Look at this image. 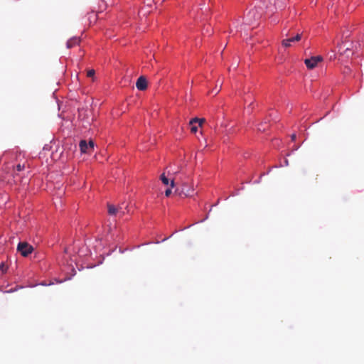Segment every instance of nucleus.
<instances>
[{"instance_id": "1", "label": "nucleus", "mask_w": 364, "mask_h": 364, "mask_svg": "<svg viewBox=\"0 0 364 364\" xmlns=\"http://www.w3.org/2000/svg\"><path fill=\"white\" fill-rule=\"evenodd\" d=\"M262 16V13L259 12L257 8H254L248 11L245 16L246 22L248 24H253L256 21L259 20Z\"/></svg>"}, {"instance_id": "2", "label": "nucleus", "mask_w": 364, "mask_h": 364, "mask_svg": "<svg viewBox=\"0 0 364 364\" xmlns=\"http://www.w3.org/2000/svg\"><path fill=\"white\" fill-rule=\"evenodd\" d=\"M17 251L23 256L27 257L33 251V247L26 242H21L18 244Z\"/></svg>"}, {"instance_id": "3", "label": "nucleus", "mask_w": 364, "mask_h": 364, "mask_svg": "<svg viewBox=\"0 0 364 364\" xmlns=\"http://www.w3.org/2000/svg\"><path fill=\"white\" fill-rule=\"evenodd\" d=\"M323 60V58L321 55L312 56L310 58H306L304 60V63L306 66L309 69L315 68L318 63H321Z\"/></svg>"}, {"instance_id": "4", "label": "nucleus", "mask_w": 364, "mask_h": 364, "mask_svg": "<svg viewBox=\"0 0 364 364\" xmlns=\"http://www.w3.org/2000/svg\"><path fill=\"white\" fill-rule=\"evenodd\" d=\"M79 146H80V151L82 153H88V152H90L91 151H92V149L94 148V142H93V141L91 140L87 144L85 140H82V141H80Z\"/></svg>"}, {"instance_id": "5", "label": "nucleus", "mask_w": 364, "mask_h": 364, "mask_svg": "<svg viewBox=\"0 0 364 364\" xmlns=\"http://www.w3.org/2000/svg\"><path fill=\"white\" fill-rule=\"evenodd\" d=\"M107 208L108 213L110 215H119V217H122L125 213L122 207L116 208L113 205L108 204Z\"/></svg>"}, {"instance_id": "6", "label": "nucleus", "mask_w": 364, "mask_h": 364, "mask_svg": "<svg viewBox=\"0 0 364 364\" xmlns=\"http://www.w3.org/2000/svg\"><path fill=\"white\" fill-rule=\"evenodd\" d=\"M302 39L301 34H296L294 36L288 37L282 41V45L284 46H290L291 43H295L299 42Z\"/></svg>"}, {"instance_id": "7", "label": "nucleus", "mask_w": 364, "mask_h": 364, "mask_svg": "<svg viewBox=\"0 0 364 364\" xmlns=\"http://www.w3.org/2000/svg\"><path fill=\"white\" fill-rule=\"evenodd\" d=\"M179 194L184 195L186 197H191L194 196L195 192L192 187H189L187 184L183 183Z\"/></svg>"}, {"instance_id": "8", "label": "nucleus", "mask_w": 364, "mask_h": 364, "mask_svg": "<svg viewBox=\"0 0 364 364\" xmlns=\"http://www.w3.org/2000/svg\"><path fill=\"white\" fill-rule=\"evenodd\" d=\"M136 87L139 90L143 91L147 88V81L144 76H140L136 82Z\"/></svg>"}, {"instance_id": "9", "label": "nucleus", "mask_w": 364, "mask_h": 364, "mask_svg": "<svg viewBox=\"0 0 364 364\" xmlns=\"http://www.w3.org/2000/svg\"><path fill=\"white\" fill-rule=\"evenodd\" d=\"M82 43V40L80 38H70L68 43L67 46H76Z\"/></svg>"}, {"instance_id": "10", "label": "nucleus", "mask_w": 364, "mask_h": 364, "mask_svg": "<svg viewBox=\"0 0 364 364\" xmlns=\"http://www.w3.org/2000/svg\"><path fill=\"white\" fill-rule=\"evenodd\" d=\"M205 121V119H204V118L199 119V118L196 117V118L192 119L190 121V123H189V124H194V123H198V125H199L200 127H201V126H202V124H203V123Z\"/></svg>"}, {"instance_id": "11", "label": "nucleus", "mask_w": 364, "mask_h": 364, "mask_svg": "<svg viewBox=\"0 0 364 364\" xmlns=\"http://www.w3.org/2000/svg\"><path fill=\"white\" fill-rule=\"evenodd\" d=\"M175 186V182H174V178H171V182H170V186L171 188H167L166 191H165V196L166 197H168L171 194V188H173Z\"/></svg>"}, {"instance_id": "12", "label": "nucleus", "mask_w": 364, "mask_h": 364, "mask_svg": "<svg viewBox=\"0 0 364 364\" xmlns=\"http://www.w3.org/2000/svg\"><path fill=\"white\" fill-rule=\"evenodd\" d=\"M160 179L161 181H162V183L164 184V185H168L169 184V179L168 178L167 176H165L164 173H162L160 176Z\"/></svg>"}, {"instance_id": "13", "label": "nucleus", "mask_w": 364, "mask_h": 364, "mask_svg": "<svg viewBox=\"0 0 364 364\" xmlns=\"http://www.w3.org/2000/svg\"><path fill=\"white\" fill-rule=\"evenodd\" d=\"M266 128H267V126H266V122H265L264 124L263 123L259 124L257 129L260 132H264L266 130Z\"/></svg>"}, {"instance_id": "14", "label": "nucleus", "mask_w": 364, "mask_h": 364, "mask_svg": "<svg viewBox=\"0 0 364 364\" xmlns=\"http://www.w3.org/2000/svg\"><path fill=\"white\" fill-rule=\"evenodd\" d=\"M0 270L3 272V273H5L7 270V267L6 266V264H4V262H1L0 263Z\"/></svg>"}, {"instance_id": "15", "label": "nucleus", "mask_w": 364, "mask_h": 364, "mask_svg": "<svg viewBox=\"0 0 364 364\" xmlns=\"http://www.w3.org/2000/svg\"><path fill=\"white\" fill-rule=\"evenodd\" d=\"M95 73V72L94 70H90L87 73V76L89 77H94Z\"/></svg>"}, {"instance_id": "16", "label": "nucleus", "mask_w": 364, "mask_h": 364, "mask_svg": "<svg viewBox=\"0 0 364 364\" xmlns=\"http://www.w3.org/2000/svg\"><path fill=\"white\" fill-rule=\"evenodd\" d=\"M178 172H179V171H173V170H168V171H167V173H168V176H171V175H176V174H177Z\"/></svg>"}, {"instance_id": "17", "label": "nucleus", "mask_w": 364, "mask_h": 364, "mask_svg": "<svg viewBox=\"0 0 364 364\" xmlns=\"http://www.w3.org/2000/svg\"><path fill=\"white\" fill-rule=\"evenodd\" d=\"M24 168H25V166H24L23 164V165H21V164H18V165L16 166V170H17L18 171H21L22 170H23V169H24Z\"/></svg>"}, {"instance_id": "18", "label": "nucleus", "mask_w": 364, "mask_h": 364, "mask_svg": "<svg viewBox=\"0 0 364 364\" xmlns=\"http://www.w3.org/2000/svg\"><path fill=\"white\" fill-rule=\"evenodd\" d=\"M191 132L196 133L198 130V127L196 126L193 125V124H191Z\"/></svg>"}, {"instance_id": "19", "label": "nucleus", "mask_w": 364, "mask_h": 364, "mask_svg": "<svg viewBox=\"0 0 364 364\" xmlns=\"http://www.w3.org/2000/svg\"><path fill=\"white\" fill-rule=\"evenodd\" d=\"M295 139H296V134H293L291 135V139H292V140H295Z\"/></svg>"}, {"instance_id": "20", "label": "nucleus", "mask_w": 364, "mask_h": 364, "mask_svg": "<svg viewBox=\"0 0 364 364\" xmlns=\"http://www.w3.org/2000/svg\"><path fill=\"white\" fill-rule=\"evenodd\" d=\"M210 26H208L207 28H206V32H208L209 31V28H210Z\"/></svg>"}, {"instance_id": "21", "label": "nucleus", "mask_w": 364, "mask_h": 364, "mask_svg": "<svg viewBox=\"0 0 364 364\" xmlns=\"http://www.w3.org/2000/svg\"><path fill=\"white\" fill-rule=\"evenodd\" d=\"M348 50H350L348 48H346L344 51V53H346Z\"/></svg>"}, {"instance_id": "22", "label": "nucleus", "mask_w": 364, "mask_h": 364, "mask_svg": "<svg viewBox=\"0 0 364 364\" xmlns=\"http://www.w3.org/2000/svg\"><path fill=\"white\" fill-rule=\"evenodd\" d=\"M218 92H219V90H216L215 94L216 95Z\"/></svg>"}]
</instances>
